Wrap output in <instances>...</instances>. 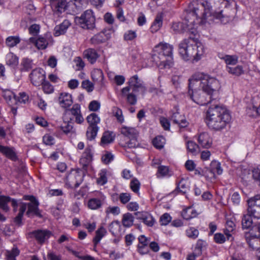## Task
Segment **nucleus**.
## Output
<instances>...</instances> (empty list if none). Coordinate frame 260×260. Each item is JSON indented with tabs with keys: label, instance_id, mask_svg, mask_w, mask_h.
Instances as JSON below:
<instances>
[{
	"label": "nucleus",
	"instance_id": "10",
	"mask_svg": "<svg viewBox=\"0 0 260 260\" xmlns=\"http://www.w3.org/2000/svg\"><path fill=\"white\" fill-rule=\"evenodd\" d=\"M247 204L248 213L255 218H260V194L248 199Z\"/></svg>",
	"mask_w": 260,
	"mask_h": 260
},
{
	"label": "nucleus",
	"instance_id": "6",
	"mask_svg": "<svg viewBox=\"0 0 260 260\" xmlns=\"http://www.w3.org/2000/svg\"><path fill=\"white\" fill-rule=\"evenodd\" d=\"M39 203L38 200L35 201L32 203H28L27 204L25 203H21L20 204L19 212L18 215L14 218V222L17 225H20L21 223L22 218L23 216L24 213L26 211L27 207L28 210L26 212V214L28 217H31L36 216L39 217H42V215L41 214L40 211L39 209Z\"/></svg>",
	"mask_w": 260,
	"mask_h": 260
},
{
	"label": "nucleus",
	"instance_id": "21",
	"mask_svg": "<svg viewBox=\"0 0 260 260\" xmlns=\"http://www.w3.org/2000/svg\"><path fill=\"white\" fill-rule=\"evenodd\" d=\"M163 21L162 13H158L150 27V31L152 33L157 32L161 27Z\"/></svg>",
	"mask_w": 260,
	"mask_h": 260
},
{
	"label": "nucleus",
	"instance_id": "29",
	"mask_svg": "<svg viewBox=\"0 0 260 260\" xmlns=\"http://www.w3.org/2000/svg\"><path fill=\"white\" fill-rule=\"evenodd\" d=\"M134 217L129 213H126L123 215L122 223L125 227H130L133 225Z\"/></svg>",
	"mask_w": 260,
	"mask_h": 260
},
{
	"label": "nucleus",
	"instance_id": "36",
	"mask_svg": "<svg viewBox=\"0 0 260 260\" xmlns=\"http://www.w3.org/2000/svg\"><path fill=\"white\" fill-rule=\"evenodd\" d=\"M107 232L105 229H98L95 232V236L93 240L94 245L98 244L101 239L106 235Z\"/></svg>",
	"mask_w": 260,
	"mask_h": 260
},
{
	"label": "nucleus",
	"instance_id": "16",
	"mask_svg": "<svg viewBox=\"0 0 260 260\" xmlns=\"http://www.w3.org/2000/svg\"><path fill=\"white\" fill-rule=\"evenodd\" d=\"M29 41L34 44L39 50L46 49L49 43L47 39L43 37H39L38 39L31 37L29 38Z\"/></svg>",
	"mask_w": 260,
	"mask_h": 260
},
{
	"label": "nucleus",
	"instance_id": "9",
	"mask_svg": "<svg viewBox=\"0 0 260 260\" xmlns=\"http://www.w3.org/2000/svg\"><path fill=\"white\" fill-rule=\"evenodd\" d=\"M63 119L67 121H72L78 124H81L84 121V118L81 114L80 105L78 104H74L71 109H67L64 113Z\"/></svg>",
	"mask_w": 260,
	"mask_h": 260
},
{
	"label": "nucleus",
	"instance_id": "12",
	"mask_svg": "<svg viewBox=\"0 0 260 260\" xmlns=\"http://www.w3.org/2000/svg\"><path fill=\"white\" fill-rule=\"evenodd\" d=\"M29 76L31 82L36 86H39L42 85L45 81L44 71L41 69L33 70Z\"/></svg>",
	"mask_w": 260,
	"mask_h": 260
},
{
	"label": "nucleus",
	"instance_id": "20",
	"mask_svg": "<svg viewBox=\"0 0 260 260\" xmlns=\"http://www.w3.org/2000/svg\"><path fill=\"white\" fill-rule=\"evenodd\" d=\"M33 234L36 239L40 243H43L51 235V233L47 230H38L34 232Z\"/></svg>",
	"mask_w": 260,
	"mask_h": 260
},
{
	"label": "nucleus",
	"instance_id": "23",
	"mask_svg": "<svg viewBox=\"0 0 260 260\" xmlns=\"http://www.w3.org/2000/svg\"><path fill=\"white\" fill-rule=\"evenodd\" d=\"M70 25L71 23L69 20H64L60 24L55 27L54 35L55 36H59L64 34Z\"/></svg>",
	"mask_w": 260,
	"mask_h": 260
},
{
	"label": "nucleus",
	"instance_id": "44",
	"mask_svg": "<svg viewBox=\"0 0 260 260\" xmlns=\"http://www.w3.org/2000/svg\"><path fill=\"white\" fill-rule=\"evenodd\" d=\"M136 92H133L132 91V93L127 92L124 95H122L123 96H126L127 102L131 105H134L136 104L137 99L136 95L135 94Z\"/></svg>",
	"mask_w": 260,
	"mask_h": 260
},
{
	"label": "nucleus",
	"instance_id": "46",
	"mask_svg": "<svg viewBox=\"0 0 260 260\" xmlns=\"http://www.w3.org/2000/svg\"><path fill=\"white\" fill-rule=\"evenodd\" d=\"M172 217L168 213H165L162 214L159 219V222L161 225L166 226L171 221Z\"/></svg>",
	"mask_w": 260,
	"mask_h": 260
},
{
	"label": "nucleus",
	"instance_id": "45",
	"mask_svg": "<svg viewBox=\"0 0 260 260\" xmlns=\"http://www.w3.org/2000/svg\"><path fill=\"white\" fill-rule=\"evenodd\" d=\"M169 168L165 166H159L157 168V177H165L169 175Z\"/></svg>",
	"mask_w": 260,
	"mask_h": 260
},
{
	"label": "nucleus",
	"instance_id": "8",
	"mask_svg": "<svg viewBox=\"0 0 260 260\" xmlns=\"http://www.w3.org/2000/svg\"><path fill=\"white\" fill-rule=\"evenodd\" d=\"M75 21L84 29H92L95 26V17L91 10H87L80 17H76Z\"/></svg>",
	"mask_w": 260,
	"mask_h": 260
},
{
	"label": "nucleus",
	"instance_id": "51",
	"mask_svg": "<svg viewBox=\"0 0 260 260\" xmlns=\"http://www.w3.org/2000/svg\"><path fill=\"white\" fill-rule=\"evenodd\" d=\"M21 64L23 66V70L25 71H28L32 68V61L27 58L23 59Z\"/></svg>",
	"mask_w": 260,
	"mask_h": 260
},
{
	"label": "nucleus",
	"instance_id": "4",
	"mask_svg": "<svg viewBox=\"0 0 260 260\" xmlns=\"http://www.w3.org/2000/svg\"><path fill=\"white\" fill-rule=\"evenodd\" d=\"M189 36L179 44V53L184 60L193 59L198 61L203 54V47L196 36Z\"/></svg>",
	"mask_w": 260,
	"mask_h": 260
},
{
	"label": "nucleus",
	"instance_id": "61",
	"mask_svg": "<svg viewBox=\"0 0 260 260\" xmlns=\"http://www.w3.org/2000/svg\"><path fill=\"white\" fill-rule=\"evenodd\" d=\"M100 108V104L96 101H93L90 103L88 109L91 111H97Z\"/></svg>",
	"mask_w": 260,
	"mask_h": 260
},
{
	"label": "nucleus",
	"instance_id": "59",
	"mask_svg": "<svg viewBox=\"0 0 260 260\" xmlns=\"http://www.w3.org/2000/svg\"><path fill=\"white\" fill-rule=\"evenodd\" d=\"M131 198L130 194L128 193H121L119 196L120 202L123 204L128 203L131 200Z\"/></svg>",
	"mask_w": 260,
	"mask_h": 260
},
{
	"label": "nucleus",
	"instance_id": "55",
	"mask_svg": "<svg viewBox=\"0 0 260 260\" xmlns=\"http://www.w3.org/2000/svg\"><path fill=\"white\" fill-rule=\"evenodd\" d=\"M186 233L189 238L192 239H196L199 235V231L197 229H187Z\"/></svg>",
	"mask_w": 260,
	"mask_h": 260
},
{
	"label": "nucleus",
	"instance_id": "24",
	"mask_svg": "<svg viewBox=\"0 0 260 260\" xmlns=\"http://www.w3.org/2000/svg\"><path fill=\"white\" fill-rule=\"evenodd\" d=\"M115 139V135L112 132H105L101 138V145H107L112 143Z\"/></svg>",
	"mask_w": 260,
	"mask_h": 260
},
{
	"label": "nucleus",
	"instance_id": "13",
	"mask_svg": "<svg viewBox=\"0 0 260 260\" xmlns=\"http://www.w3.org/2000/svg\"><path fill=\"white\" fill-rule=\"evenodd\" d=\"M83 57L91 64L94 63L100 55L97 51L93 48H88L85 50L83 53Z\"/></svg>",
	"mask_w": 260,
	"mask_h": 260
},
{
	"label": "nucleus",
	"instance_id": "28",
	"mask_svg": "<svg viewBox=\"0 0 260 260\" xmlns=\"http://www.w3.org/2000/svg\"><path fill=\"white\" fill-rule=\"evenodd\" d=\"M126 142L124 143H120V145L125 148H134L138 146L139 143L137 140V138H131L129 139H124Z\"/></svg>",
	"mask_w": 260,
	"mask_h": 260
},
{
	"label": "nucleus",
	"instance_id": "64",
	"mask_svg": "<svg viewBox=\"0 0 260 260\" xmlns=\"http://www.w3.org/2000/svg\"><path fill=\"white\" fill-rule=\"evenodd\" d=\"M113 159V155L111 153L107 152L104 154L102 158L103 162L105 164H108Z\"/></svg>",
	"mask_w": 260,
	"mask_h": 260
},
{
	"label": "nucleus",
	"instance_id": "54",
	"mask_svg": "<svg viewBox=\"0 0 260 260\" xmlns=\"http://www.w3.org/2000/svg\"><path fill=\"white\" fill-rule=\"evenodd\" d=\"M91 76L93 80H102L103 79V73L101 70H94Z\"/></svg>",
	"mask_w": 260,
	"mask_h": 260
},
{
	"label": "nucleus",
	"instance_id": "34",
	"mask_svg": "<svg viewBox=\"0 0 260 260\" xmlns=\"http://www.w3.org/2000/svg\"><path fill=\"white\" fill-rule=\"evenodd\" d=\"M102 206V202L100 199L92 198L88 202V207L89 208L95 210L100 208Z\"/></svg>",
	"mask_w": 260,
	"mask_h": 260
},
{
	"label": "nucleus",
	"instance_id": "60",
	"mask_svg": "<svg viewBox=\"0 0 260 260\" xmlns=\"http://www.w3.org/2000/svg\"><path fill=\"white\" fill-rule=\"evenodd\" d=\"M3 95L7 102H10L13 98L15 100V95L9 90L4 91Z\"/></svg>",
	"mask_w": 260,
	"mask_h": 260
},
{
	"label": "nucleus",
	"instance_id": "56",
	"mask_svg": "<svg viewBox=\"0 0 260 260\" xmlns=\"http://www.w3.org/2000/svg\"><path fill=\"white\" fill-rule=\"evenodd\" d=\"M43 142L46 145H52L55 143L54 137L49 134L45 135L43 138Z\"/></svg>",
	"mask_w": 260,
	"mask_h": 260
},
{
	"label": "nucleus",
	"instance_id": "38",
	"mask_svg": "<svg viewBox=\"0 0 260 260\" xmlns=\"http://www.w3.org/2000/svg\"><path fill=\"white\" fill-rule=\"evenodd\" d=\"M250 214L244 215L242 220V228H251L252 225V219Z\"/></svg>",
	"mask_w": 260,
	"mask_h": 260
},
{
	"label": "nucleus",
	"instance_id": "2",
	"mask_svg": "<svg viewBox=\"0 0 260 260\" xmlns=\"http://www.w3.org/2000/svg\"><path fill=\"white\" fill-rule=\"evenodd\" d=\"M188 92L192 100L200 105L211 102L212 96L220 88L219 81L203 73H197L189 79Z\"/></svg>",
	"mask_w": 260,
	"mask_h": 260
},
{
	"label": "nucleus",
	"instance_id": "43",
	"mask_svg": "<svg viewBox=\"0 0 260 260\" xmlns=\"http://www.w3.org/2000/svg\"><path fill=\"white\" fill-rule=\"evenodd\" d=\"M19 254V250L16 247H13L10 251H7L6 256L7 260H16V256Z\"/></svg>",
	"mask_w": 260,
	"mask_h": 260
},
{
	"label": "nucleus",
	"instance_id": "40",
	"mask_svg": "<svg viewBox=\"0 0 260 260\" xmlns=\"http://www.w3.org/2000/svg\"><path fill=\"white\" fill-rule=\"evenodd\" d=\"M182 215L184 218L189 219L195 217L197 215V213L192 208H188L183 211Z\"/></svg>",
	"mask_w": 260,
	"mask_h": 260
},
{
	"label": "nucleus",
	"instance_id": "18",
	"mask_svg": "<svg viewBox=\"0 0 260 260\" xmlns=\"http://www.w3.org/2000/svg\"><path fill=\"white\" fill-rule=\"evenodd\" d=\"M121 134L124 137V139L131 138H137L138 132L132 127L123 126L121 128Z\"/></svg>",
	"mask_w": 260,
	"mask_h": 260
},
{
	"label": "nucleus",
	"instance_id": "14",
	"mask_svg": "<svg viewBox=\"0 0 260 260\" xmlns=\"http://www.w3.org/2000/svg\"><path fill=\"white\" fill-rule=\"evenodd\" d=\"M92 160V155L91 149L89 148H86L80 159V163L82 166L83 168L85 169L90 164Z\"/></svg>",
	"mask_w": 260,
	"mask_h": 260
},
{
	"label": "nucleus",
	"instance_id": "62",
	"mask_svg": "<svg viewBox=\"0 0 260 260\" xmlns=\"http://www.w3.org/2000/svg\"><path fill=\"white\" fill-rule=\"evenodd\" d=\"M28 29L30 34L34 36L37 35L40 31V26L37 24H34L29 27Z\"/></svg>",
	"mask_w": 260,
	"mask_h": 260
},
{
	"label": "nucleus",
	"instance_id": "57",
	"mask_svg": "<svg viewBox=\"0 0 260 260\" xmlns=\"http://www.w3.org/2000/svg\"><path fill=\"white\" fill-rule=\"evenodd\" d=\"M142 221L148 226H152L153 225L155 221L154 219L151 215H148L142 218Z\"/></svg>",
	"mask_w": 260,
	"mask_h": 260
},
{
	"label": "nucleus",
	"instance_id": "35",
	"mask_svg": "<svg viewBox=\"0 0 260 260\" xmlns=\"http://www.w3.org/2000/svg\"><path fill=\"white\" fill-rule=\"evenodd\" d=\"M18 63V57L12 53H9L7 55V64L9 66L15 67Z\"/></svg>",
	"mask_w": 260,
	"mask_h": 260
},
{
	"label": "nucleus",
	"instance_id": "30",
	"mask_svg": "<svg viewBox=\"0 0 260 260\" xmlns=\"http://www.w3.org/2000/svg\"><path fill=\"white\" fill-rule=\"evenodd\" d=\"M11 198L8 196H0V208L7 212L10 208L8 203L10 202Z\"/></svg>",
	"mask_w": 260,
	"mask_h": 260
},
{
	"label": "nucleus",
	"instance_id": "15",
	"mask_svg": "<svg viewBox=\"0 0 260 260\" xmlns=\"http://www.w3.org/2000/svg\"><path fill=\"white\" fill-rule=\"evenodd\" d=\"M58 101L60 106L65 109L70 107L73 103L71 94L68 93H61Z\"/></svg>",
	"mask_w": 260,
	"mask_h": 260
},
{
	"label": "nucleus",
	"instance_id": "22",
	"mask_svg": "<svg viewBox=\"0 0 260 260\" xmlns=\"http://www.w3.org/2000/svg\"><path fill=\"white\" fill-rule=\"evenodd\" d=\"M51 7L54 11L62 13L67 7V2L66 0H54L51 3Z\"/></svg>",
	"mask_w": 260,
	"mask_h": 260
},
{
	"label": "nucleus",
	"instance_id": "63",
	"mask_svg": "<svg viewBox=\"0 0 260 260\" xmlns=\"http://www.w3.org/2000/svg\"><path fill=\"white\" fill-rule=\"evenodd\" d=\"M214 238L216 243L220 244L223 243L226 240L224 235L221 233L215 234Z\"/></svg>",
	"mask_w": 260,
	"mask_h": 260
},
{
	"label": "nucleus",
	"instance_id": "11",
	"mask_svg": "<svg viewBox=\"0 0 260 260\" xmlns=\"http://www.w3.org/2000/svg\"><path fill=\"white\" fill-rule=\"evenodd\" d=\"M83 176L78 170H73L66 177V183L70 186L78 187L83 181Z\"/></svg>",
	"mask_w": 260,
	"mask_h": 260
},
{
	"label": "nucleus",
	"instance_id": "42",
	"mask_svg": "<svg viewBox=\"0 0 260 260\" xmlns=\"http://www.w3.org/2000/svg\"><path fill=\"white\" fill-rule=\"evenodd\" d=\"M112 112L113 115L116 118L117 120L119 122L122 123L124 121L122 111L120 108L117 107H113L112 109Z\"/></svg>",
	"mask_w": 260,
	"mask_h": 260
},
{
	"label": "nucleus",
	"instance_id": "3",
	"mask_svg": "<svg viewBox=\"0 0 260 260\" xmlns=\"http://www.w3.org/2000/svg\"><path fill=\"white\" fill-rule=\"evenodd\" d=\"M231 120V115L223 107L215 106L209 108L206 114V123L208 127L215 131L223 128Z\"/></svg>",
	"mask_w": 260,
	"mask_h": 260
},
{
	"label": "nucleus",
	"instance_id": "37",
	"mask_svg": "<svg viewBox=\"0 0 260 260\" xmlns=\"http://www.w3.org/2000/svg\"><path fill=\"white\" fill-rule=\"evenodd\" d=\"M226 69L229 73L237 76L244 73V70L241 66H238L236 67H227Z\"/></svg>",
	"mask_w": 260,
	"mask_h": 260
},
{
	"label": "nucleus",
	"instance_id": "5",
	"mask_svg": "<svg viewBox=\"0 0 260 260\" xmlns=\"http://www.w3.org/2000/svg\"><path fill=\"white\" fill-rule=\"evenodd\" d=\"M172 51V46L168 43H160L154 49L152 61L161 69L170 68L173 63Z\"/></svg>",
	"mask_w": 260,
	"mask_h": 260
},
{
	"label": "nucleus",
	"instance_id": "39",
	"mask_svg": "<svg viewBox=\"0 0 260 260\" xmlns=\"http://www.w3.org/2000/svg\"><path fill=\"white\" fill-rule=\"evenodd\" d=\"M152 143L155 148L160 149L164 147L165 139L162 136H157L153 140Z\"/></svg>",
	"mask_w": 260,
	"mask_h": 260
},
{
	"label": "nucleus",
	"instance_id": "52",
	"mask_svg": "<svg viewBox=\"0 0 260 260\" xmlns=\"http://www.w3.org/2000/svg\"><path fill=\"white\" fill-rule=\"evenodd\" d=\"M82 87L84 89H85L88 92H91L94 89V85L93 83L88 80H86L82 81Z\"/></svg>",
	"mask_w": 260,
	"mask_h": 260
},
{
	"label": "nucleus",
	"instance_id": "58",
	"mask_svg": "<svg viewBox=\"0 0 260 260\" xmlns=\"http://www.w3.org/2000/svg\"><path fill=\"white\" fill-rule=\"evenodd\" d=\"M177 188L179 191L183 193H186L187 190V186L184 180L182 179L178 183Z\"/></svg>",
	"mask_w": 260,
	"mask_h": 260
},
{
	"label": "nucleus",
	"instance_id": "27",
	"mask_svg": "<svg viewBox=\"0 0 260 260\" xmlns=\"http://www.w3.org/2000/svg\"><path fill=\"white\" fill-rule=\"evenodd\" d=\"M87 121L89 126H98V124L100 122V118L98 115L92 113L86 117Z\"/></svg>",
	"mask_w": 260,
	"mask_h": 260
},
{
	"label": "nucleus",
	"instance_id": "17",
	"mask_svg": "<svg viewBox=\"0 0 260 260\" xmlns=\"http://www.w3.org/2000/svg\"><path fill=\"white\" fill-rule=\"evenodd\" d=\"M199 144L205 148H209L212 144V139L207 133H201L198 137Z\"/></svg>",
	"mask_w": 260,
	"mask_h": 260
},
{
	"label": "nucleus",
	"instance_id": "25",
	"mask_svg": "<svg viewBox=\"0 0 260 260\" xmlns=\"http://www.w3.org/2000/svg\"><path fill=\"white\" fill-rule=\"evenodd\" d=\"M109 39V36L105 34L103 31H102L95 35H94L91 39V42L93 44H99L105 42Z\"/></svg>",
	"mask_w": 260,
	"mask_h": 260
},
{
	"label": "nucleus",
	"instance_id": "48",
	"mask_svg": "<svg viewBox=\"0 0 260 260\" xmlns=\"http://www.w3.org/2000/svg\"><path fill=\"white\" fill-rule=\"evenodd\" d=\"M197 144L193 141H189L187 142V149L192 154H195L198 149Z\"/></svg>",
	"mask_w": 260,
	"mask_h": 260
},
{
	"label": "nucleus",
	"instance_id": "41",
	"mask_svg": "<svg viewBox=\"0 0 260 260\" xmlns=\"http://www.w3.org/2000/svg\"><path fill=\"white\" fill-rule=\"evenodd\" d=\"M20 42V39L18 36H10L7 38L6 43L9 47H13Z\"/></svg>",
	"mask_w": 260,
	"mask_h": 260
},
{
	"label": "nucleus",
	"instance_id": "47",
	"mask_svg": "<svg viewBox=\"0 0 260 260\" xmlns=\"http://www.w3.org/2000/svg\"><path fill=\"white\" fill-rule=\"evenodd\" d=\"M227 64L235 65L238 62V57L236 55H225L223 58Z\"/></svg>",
	"mask_w": 260,
	"mask_h": 260
},
{
	"label": "nucleus",
	"instance_id": "49",
	"mask_svg": "<svg viewBox=\"0 0 260 260\" xmlns=\"http://www.w3.org/2000/svg\"><path fill=\"white\" fill-rule=\"evenodd\" d=\"M140 183L139 180L136 178L133 179L130 183L131 189L135 193H138L139 190Z\"/></svg>",
	"mask_w": 260,
	"mask_h": 260
},
{
	"label": "nucleus",
	"instance_id": "7",
	"mask_svg": "<svg viewBox=\"0 0 260 260\" xmlns=\"http://www.w3.org/2000/svg\"><path fill=\"white\" fill-rule=\"evenodd\" d=\"M128 86L123 88L121 89L122 95H124L126 93L129 92L132 89L133 92H137L141 91L145 93L146 88L143 84V82L139 78L137 75L131 77L128 82Z\"/></svg>",
	"mask_w": 260,
	"mask_h": 260
},
{
	"label": "nucleus",
	"instance_id": "26",
	"mask_svg": "<svg viewBox=\"0 0 260 260\" xmlns=\"http://www.w3.org/2000/svg\"><path fill=\"white\" fill-rule=\"evenodd\" d=\"M99 129V127L98 126H88L86 133L87 139L89 141L94 140L96 137Z\"/></svg>",
	"mask_w": 260,
	"mask_h": 260
},
{
	"label": "nucleus",
	"instance_id": "33",
	"mask_svg": "<svg viewBox=\"0 0 260 260\" xmlns=\"http://www.w3.org/2000/svg\"><path fill=\"white\" fill-rule=\"evenodd\" d=\"M64 120L63 124L61 126V128L66 134H68L70 133H72L73 131V122L71 121H67Z\"/></svg>",
	"mask_w": 260,
	"mask_h": 260
},
{
	"label": "nucleus",
	"instance_id": "31",
	"mask_svg": "<svg viewBox=\"0 0 260 260\" xmlns=\"http://www.w3.org/2000/svg\"><path fill=\"white\" fill-rule=\"evenodd\" d=\"M210 172L213 174V176L215 173L218 175H220L222 172V170L221 168L220 164L219 162L216 160H213L211 163Z\"/></svg>",
	"mask_w": 260,
	"mask_h": 260
},
{
	"label": "nucleus",
	"instance_id": "32",
	"mask_svg": "<svg viewBox=\"0 0 260 260\" xmlns=\"http://www.w3.org/2000/svg\"><path fill=\"white\" fill-rule=\"evenodd\" d=\"M252 104H253V108H255V110L253 113H250V111L248 113L251 115H258L260 116V97L256 96L252 99Z\"/></svg>",
	"mask_w": 260,
	"mask_h": 260
},
{
	"label": "nucleus",
	"instance_id": "53",
	"mask_svg": "<svg viewBox=\"0 0 260 260\" xmlns=\"http://www.w3.org/2000/svg\"><path fill=\"white\" fill-rule=\"evenodd\" d=\"M42 85L43 90L44 92L46 93H51L53 92L54 90L53 87L49 82L45 81Z\"/></svg>",
	"mask_w": 260,
	"mask_h": 260
},
{
	"label": "nucleus",
	"instance_id": "50",
	"mask_svg": "<svg viewBox=\"0 0 260 260\" xmlns=\"http://www.w3.org/2000/svg\"><path fill=\"white\" fill-rule=\"evenodd\" d=\"M149 92L155 95H160L164 93V90L161 88V85H159V87H156L152 86L149 88Z\"/></svg>",
	"mask_w": 260,
	"mask_h": 260
},
{
	"label": "nucleus",
	"instance_id": "1",
	"mask_svg": "<svg viewBox=\"0 0 260 260\" xmlns=\"http://www.w3.org/2000/svg\"><path fill=\"white\" fill-rule=\"evenodd\" d=\"M211 6L207 1L196 0L190 3L184 13V19L183 22H174L172 28L176 33L188 32L196 36L198 25L204 23L209 17V20L213 19H218L222 23H226L229 20V16L223 14V11L219 12H211Z\"/></svg>",
	"mask_w": 260,
	"mask_h": 260
},
{
	"label": "nucleus",
	"instance_id": "19",
	"mask_svg": "<svg viewBox=\"0 0 260 260\" xmlns=\"http://www.w3.org/2000/svg\"><path fill=\"white\" fill-rule=\"evenodd\" d=\"M0 153L13 161L17 159L16 153L12 148L0 145Z\"/></svg>",
	"mask_w": 260,
	"mask_h": 260
}]
</instances>
